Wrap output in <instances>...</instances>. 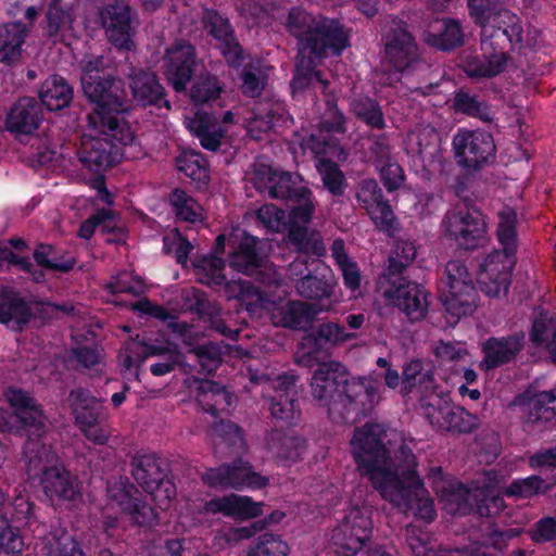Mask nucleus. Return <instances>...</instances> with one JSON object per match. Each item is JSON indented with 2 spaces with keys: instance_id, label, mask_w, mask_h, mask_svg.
Returning <instances> with one entry per match:
<instances>
[{
  "instance_id": "1",
  "label": "nucleus",
  "mask_w": 556,
  "mask_h": 556,
  "mask_svg": "<svg viewBox=\"0 0 556 556\" xmlns=\"http://www.w3.org/2000/svg\"><path fill=\"white\" fill-rule=\"evenodd\" d=\"M102 56L83 61L81 86L85 96L93 104L78 150L80 163L92 172H100L124 155L123 148L130 144L134 134L121 114L127 101L121 83L105 73Z\"/></svg>"
},
{
  "instance_id": "2",
  "label": "nucleus",
  "mask_w": 556,
  "mask_h": 556,
  "mask_svg": "<svg viewBox=\"0 0 556 556\" xmlns=\"http://www.w3.org/2000/svg\"><path fill=\"white\" fill-rule=\"evenodd\" d=\"M387 429L382 424L367 422L354 430L351 452L362 477H366L381 497L395 506L414 509L415 516L430 523L437 517L433 500L422 497V481L417 473L415 456L409 453L407 467L399 473L389 466L390 450L386 445Z\"/></svg>"
},
{
  "instance_id": "3",
  "label": "nucleus",
  "mask_w": 556,
  "mask_h": 556,
  "mask_svg": "<svg viewBox=\"0 0 556 556\" xmlns=\"http://www.w3.org/2000/svg\"><path fill=\"white\" fill-rule=\"evenodd\" d=\"M311 393L326 407L336 424H354L368 416L380 400L377 383L366 377H350L340 362L320 363L311 379Z\"/></svg>"
},
{
  "instance_id": "4",
  "label": "nucleus",
  "mask_w": 556,
  "mask_h": 556,
  "mask_svg": "<svg viewBox=\"0 0 556 556\" xmlns=\"http://www.w3.org/2000/svg\"><path fill=\"white\" fill-rule=\"evenodd\" d=\"M287 27L299 39V58L292 80L293 92L318 84L324 91L327 81L316 72V60L328 51L340 54L349 43V33L336 20L314 17L306 12L293 9L289 13Z\"/></svg>"
},
{
  "instance_id": "5",
  "label": "nucleus",
  "mask_w": 556,
  "mask_h": 556,
  "mask_svg": "<svg viewBox=\"0 0 556 556\" xmlns=\"http://www.w3.org/2000/svg\"><path fill=\"white\" fill-rule=\"evenodd\" d=\"M470 16L481 26L482 46H490L494 52L490 56L468 59L466 73L471 77H491L501 73L506 59L502 42L511 45L522 41V29L516 14L503 10L500 0H469Z\"/></svg>"
},
{
  "instance_id": "6",
  "label": "nucleus",
  "mask_w": 556,
  "mask_h": 556,
  "mask_svg": "<svg viewBox=\"0 0 556 556\" xmlns=\"http://www.w3.org/2000/svg\"><path fill=\"white\" fill-rule=\"evenodd\" d=\"M454 496L457 513L494 518L488 522L483 534L493 548L502 551L513 539L521 534V528L506 527L509 514L505 511L507 507L503 496L497 494L494 488L484 485L470 489L460 483Z\"/></svg>"
},
{
  "instance_id": "7",
  "label": "nucleus",
  "mask_w": 556,
  "mask_h": 556,
  "mask_svg": "<svg viewBox=\"0 0 556 556\" xmlns=\"http://www.w3.org/2000/svg\"><path fill=\"white\" fill-rule=\"evenodd\" d=\"M344 131V118L331 105L328 109V117L318 134H311L308 138L299 141L304 153L309 151L317 159V172L325 188L333 195H342L346 188L345 177L337 165V162L344 160L346 155L330 134Z\"/></svg>"
},
{
  "instance_id": "8",
  "label": "nucleus",
  "mask_w": 556,
  "mask_h": 556,
  "mask_svg": "<svg viewBox=\"0 0 556 556\" xmlns=\"http://www.w3.org/2000/svg\"><path fill=\"white\" fill-rule=\"evenodd\" d=\"M252 181L257 190L267 192L271 198L296 203L291 211L292 224L309 223L315 206L311 201V191L300 175L260 164L253 173Z\"/></svg>"
},
{
  "instance_id": "9",
  "label": "nucleus",
  "mask_w": 556,
  "mask_h": 556,
  "mask_svg": "<svg viewBox=\"0 0 556 556\" xmlns=\"http://www.w3.org/2000/svg\"><path fill=\"white\" fill-rule=\"evenodd\" d=\"M440 299L447 314L457 323L478 307L479 293L473 277L464 262L448 261L439 283Z\"/></svg>"
},
{
  "instance_id": "10",
  "label": "nucleus",
  "mask_w": 556,
  "mask_h": 556,
  "mask_svg": "<svg viewBox=\"0 0 556 556\" xmlns=\"http://www.w3.org/2000/svg\"><path fill=\"white\" fill-rule=\"evenodd\" d=\"M130 473L155 502L166 505L176 497V485L169 477L166 459L156 453L137 452L130 459Z\"/></svg>"
},
{
  "instance_id": "11",
  "label": "nucleus",
  "mask_w": 556,
  "mask_h": 556,
  "mask_svg": "<svg viewBox=\"0 0 556 556\" xmlns=\"http://www.w3.org/2000/svg\"><path fill=\"white\" fill-rule=\"evenodd\" d=\"M516 253L517 245H502V249L486 255L477 278L482 293L495 299L507 296L517 261Z\"/></svg>"
},
{
  "instance_id": "12",
  "label": "nucleus",
  "mask_w": 556,
  "mask_h": 556,
  "mask_svg": "<svg viewBox=\"0 0 556 556\" xmlns=\"http://www.w3.org/2000/svg\"><path fill=\"white\" fill-rule=\"evenodd\" d=\"M371 510L353 506L331 532V543L340 556H355L372 535Z\"/></svg>"
},
{
  "instance_id": "13",
  "label": "nucleus",
  "mask_w": 556,
  "mask_h": 556,
  "mask_svg": "<svg viewBox=\"0 0 556 556\" xmlns=\"http://www.w3.org/2000/svg\"><path fill=\"white\" fill-rule=\"evenodd\" d=\"M33 509L34 504L24 498L11 504L0 489V556H21L24 543L18 528L31 518Z\"/></svg>"
},
{
  "instance_id": "14",
  "label": "nucleus",
  "mask_w": 556,
  "mask_h": 556,
  "mask_svg": "<svg viewBox=\"0 0 556 556\" xmlns=\"http://www.w3.org/2000/svg\"><path fill=\"white\" fill-rule=\"evenodd\" d=\"M202 481L210 488L260 490L265 488L269 480L267 477L255 472L250 462L237 457L230 464L207 468L202 475Z\"/></svg>"
},
{
  "instance_id": "15",
  "label": "nucleus",
  "mask_w": 556,
  "mask_h": 556,
  "mask_svg": "<svg viewBox=\"0 0 556 556\" xmlns=\"http://www.w3.org/2000/svg\"><path fill=\"white\" fill-rule=\"evenodd\" d=\"M390 287L384 290V296L397 307L410 323L419 321L427 316L428 296L426 289L412 280L397 276H382Z\"/></svg>"
},
{
  "instance_id": "16",
  "label": "nucleus",
  "mask_w": 556,
  "mask_h": 556,
  "mask_svg": "<svg viewBox=\"0 0 556 556\" xmlns=\"http://www.w3.org/2000/svg\"><path fill=\"white\" fill-rule=\"evenodd\" d=\"M8 402L14 409L13 415H9L12 425V431L20 435L43 437L47 433V425L40 407L36 404L33 396L27 391L12 388L9 390Z\"/></svg>"
},
{
  "instance_id": "17",
  "label": "nucleus",
  "mask_w": 556,
  "mask_h": 556,
  "mask_svg": "<svg viewBox=\"0 0 556 556\" xmlns=\"http://www.w3.org/2000/svg\"><path fill=\"white\" fill-rule=\"evenodd\" d=\"M442 235L446 240L479 241L486 235V224L481 212L466 205L450 210L442 222Z\"/></svg>"
},
{
  "instance_id": "18",
  "label": "nucleus",
  "mask_w": 556,
  "mask_h": 556,
  "mask_svg": "<svg viewBox=\"0 0 556 556\" xmlns=\"http://www.w3.org/2000/svg\"><path fill=\"white\" fill-rule=\"evenodd\" d=\"M453 147L458 163L468 168L486 163L495 152L492 136L480 130H458L453 138Z\"/></svg>"
},
{
  "instance_id": "19",
  "label": "nucleus",
  "mask_w": 556,
  "mask_h": 556,
  "mask_svg": "<svg viewBox=\"0 0 556 556\" xmlns=\"http://www.w3.org/2000/svg\"><path fill=\"white\" fill-rule=\"evenodd\" d=\"M312 266L313 269L296 282V290L303 298L318 302L315 304L318 312L328 311L333 302L334 276L319 258H313Z\"/></svg>"
},
{
  "instance_id": "20",
  "label": "nucleus",
  "mask_w": 556,
  "mask_h": 556,
  "mask_svg": "<svg viewBox=\"0 0 556 556\" xmlns=\"http://www.w3.org/2000/svg\"><path fill=\"white\" fill-rule=\"evenodd\" d=\"M525 333L517 331L502 337H489L481 344L483 355L479 368L489 372L514 363L525 348Z\"/></svg>"
},
{
  "instance_id": "21",
  "label": "nucleus",
  "mask_w": 556,
  "mask_h": 556,
  "mask_svg": "<svg viewBox=\"0 0 556 556\" xmlns=\"http://www.w3.org/2000/svg\"><path fill=\"white\" fill-rule=\"evenodd\" d=\"M296 381L298 377L295 375H279L274 382L275 394L269 401L271 417L287 426L295 425L301 416V409L298 403Z\"/></svg>"
},
{
  "instance_id": "22",
  "label": "nucleus",
  "mask_w": 556,
  "mask_h": 556,
  "mask_svg": "<svg viewBox=\"0 0 556 556\" xmlns=\"http://www.w3.org/2000/svg\"><path fill=\"white\" fill-rule=\"evenodd\" d=\"M181 304L185 311L197 314L210 329L225 338L237 339L239 331L227 326L222 317L220 307L210 302L204 291L194 287L184 289Z\"/></svg>"
},
{
  "instance_id": "23",
  "label": "nucleus",
  "mask_w": 556,
  "mask_h": 556,
  "mask_svg": "<svg viewBox=\"0 0 556 556\" xmlns=\"http://www.w3.org/2000/svg\"><path fill=\"white\" fill-rule=\"evenodd\" d=\"M193 47L178 41L166 49L161 68L173 88L176 91H182L193 74Z\"/></svg>"
},
{
  "instance_id": "24",
  "label": "nucleus",
  "mask_w": 556,
  "mask_h": 556,
  "mask_svg": "<svg viewBox=\"0 0 556 556\" xmlns=\"http://www.w3.org/2000/svg\"><path fill=\"white\" fill-rule=\"evenodd\" d=\"M109 493L121 509L130 516L134 523L139 527L152 528L157 522V515L154 508L142 500L141 493L131 484L121 483L117 486L110 488Z\"/></svg>"
},
{
  "instance_id": "25",
  "label": "nucleus",
  "mask_w": 556,
  "mask_h": 556,
  "mask_svg": "<svg viewBox=\"0 0 556 556\" xmlns=\"http://www.w3.org/2000/svg\"><path fill=\"white\" fill-rule=\"evenodd\" d=\"M100 17L110 41L118 49L129 50L132 47V28L128 4L114 0L101 11Z\"/></svg>"
},
{
  "instance_id": "26",
  "label": "nucleus",
  "mask_w": 556,
  "mask_h": 556,
  "mask_svg": "<svg viewBox=\"0 0 556 556\" xmlns=\"http://www.w3.org/2000/svg\"><path fill=\"white\" fill-rule=\"evenodd\" d=\"M356 200L378 228L387 231L392 228L393 211L388 201L383 200L382 191L375 179H364L358 184Z\"/></svg>"
},
{
  "instance_id": "27",
  "label": "nucleus",
  "mask_w": 556,
  "mask_h": 556,
  "mask_svg": "<svg viewBox=\"0 0 556 556\" xmlns=\"http://www.w3.org/2000/svg\"><path fill=\"white\" fill-rule=\"evenodd\" d=\"M42 122L41 109L35 99H18L7 114L5 128L18 140L33 136Z\"/></svg>"
},
{
  "instance_id": "28",
  "label": "nucleus",
  "mask_w": 556,
  "mask_h": 556,
  "mask_svg": "<svg viewBox=\"0 0 556 556\" xmlns=\"http://www.w3.org/2000/svg\"><path fill=\"white\" fill-rule=\"evenodd\" d=\"M244 127L249 136L253 139H262L269 131L288 123L285 108L279 102H261L249 113V116L242 117Z\"/></svg>"
},
{
  "instance_id": "29",
  "label": "nucleus",
  "mask_w": 556,
  "mask_h": 556,
  "mask_svg": "<svg viewBox=\"0 0 556 556\" xmlns=\"http://www.w3.org/2000/svg\"><path fill=\"white\" fill-rule=\"evenodd\" d=\"M263 506V503L254 502L249 496L230 494L211 498L204 509L208 514H223L236 520H245L262 516Z\"/></svg>"
},
{
  "instance_id": "30",
  "label": "nucleus",
  "mask_w": 556,
  "mask_h": 556,
  "mask_svg": "<svg viewBox=\"0 0 556 556\" xmlns=\"http://www.w3.org/2000/svg\"><path fill=\"white\" fill-rule=\"evenodd\" d=\"M355 338L343 325L326 321L308 329L303 338V346L308 353H327L330 349Z\"/></svg>"
},
{
  "instance_id": "31",
  "label": "nucleus",
  "mask_w": 556,
  "mask_h": 556,
  "mask_svg": "<svg viewBox=\"0 0 556 556\" xmlns=\"http://www.w3.org/2000/svg\"><path fill=\"white\" fill-rule=\"evenodd\" d=\"M386 59L397 71L407 67L415 58L416 46L402 22H396L386 35Z\"/></svg>"
},
{
  "instance_id": "32",
  "label": "nucleus",
  "mask_w": 556,
  "mask_h": 556,
  "mask_svg": "<svg viewBox=\"0 0 556 556\" xmlns=\"http://www.w3.org/2000/svg\"><path fill=\"white\" fill-rule=\"evenodd\" d=\"M31 318V308L18 291L10 287L0 289V324L22 330Z\"/></svg>"
},
{
  "instance_id": "33",
  "label": "nucleus",
  "mask_w": 556,
  "mask_h": 556,
  "mask_svg": "<svg viewBox=\"0 0 556 556\" xmlns=\"http://www.w3.org/2000/svg\"><path fill=\"white\" fill-rule=\"evenodd\" d=\"M203 22L207 31L218 41L219 49L227 62L232 66H239L241 50L233 38L228 21L214 11H206Z\"/></svg>"
},
{
  "instance_id": "34",
  "label": "nucleus",
  "mask_w": 556,
  "mask_h": 556,
  "mask_svg": "<svg viewBox=\"0 0 556 556\" xmlns=\"http://www.w3.org/2000/svg\"><path fill=\"white\" fill-rule=\"evenodd\" d=\"M195 401L203 412L217 416L232 405L233 399L225 386L213 380H197Z\"/></svg>"
},
{
  "instance_id": "35",
  "label": "nucleus",
  "mask_w": 556,
  "mask_h": 556,
  "mask_svg": "<svg viewBox=\"0 0 556 556\" xmlns=\"http://www.w3.org/2000/svg\"><path fill=\"white\" fill-rule=\"evenodd\" d=\"M190 113L192 115L187 114L185 116L186 127L200 140L204 149L217 150L222 143L224 130L216 119L205 112L190 111Z\"/></svg>"
},
{
  "instance_id": "36",
  "label": "nucleus",
  "mask_w": 556,
  "mask_h": 556,
  "mask_svg": "<svg viewBox=\"0 0 556 556\" xmlns=\"http://www.w3.org/2000/svg\"><path fill=\"white\" fill-rule=\"evenodd\" d=\"M67 400L78 427L99 425L103 406L89 389L75 388L71 390Z\"/></svg>"
},
{
  "instance_id": "37",
  "label": "nucleus",
  "mask_w": 556,
  "mask_h": 556,
  "mask_svg": "<svg viewBox=\"0 0 556 556\" xmlns=\"http://www.w3.org/2000/svg\"><path fill=\"white\" fill-rule=\"evenodd\" d=\"M265 446L273 457L279 460H299L306 450V441L299 435H290L282 430L271 429L265 434Z\"/></svg>"
},
{
  "instance_id": "38",
  "label": "nucleus",
  "mask_w": 556,
  "mask_h": 556,
  "mask_svg": "<svg viewBox=\"0 0 556 556\" xmlns=\"http://www.w3.org/2000/svg\"><path fill=\"white\" fill-rule=\"evenodd\" d=\"M26 441L23 446V459L26 467V473L29 479H35L43 475L48 465L55 460V453L51 446L41 442L42 437L25 435Z\"/></svg>"
},
{
  "instance_id": "39",
  "label": "nucleus",
  "mask_w": 556,
  "mask_h": 556,
  "mask_svg": "<svg viewBox=\"0 0 556 556\" xmlns=\"http://www.w3.org/2000/svg\"><path fill=\"white\" fill-rule=\"evenodd\" d=\"M318 313L317 305L302 301H289L273 313L271 319L276 326L300 330L309 325Z\"/></svg>"
},
{
  "instance_id": "40",
  "label": "nucleus",
  "mask_w": 556,
  "mask_h": 556,
  "mask_svg": "<svg viewBox=\"0 0 556 556\" xmlns=\"http://www.w3.org/2000/svg\"><path fill=\"white\" fill-rule=\"evenodd\" d=\"M216 450L227 454H241L247 450L243 429L231 420L220 419L210 430Z\"/></svg>"
},
{
  "instance_id": "41",
  "label": "nucleus",
  "mask_w": 556,
  "mask_h": 556,
  "mask_svg": "<svg viewBox=\"0 0 556 556\" xmlns=\"http://www.w3.org/2000/svg\"><path fill=\"white\" fill-rule=\"evenodd\" d=\"M134 101L142 105H159L167 101L163 99V87L153 73L136 71L130 75L129 84Z\"/></svg>"
},
{
  "instance_id": "42",
  "label": "nucleus",
  "mask_w": 556,
  "mask_h": 556,
  "mask_svg": "<svg viewBox=\"0 0 556 556\" xmlns=\"http://www.w3.org/2000/svg\"><path fill=\"white\" fill-rule=\"evenodd\" d=\"M424 39L429 46L441 50H451L463 42V31L455 21L437 20L429 24Z\"/></svg>"
},
{
  "instance_id": "43",
  "label": "nucleus",
  "mask_w": 556,
  "mask_h": 556,
  "mask_svg": "<svg viewBox=\"0 0 556 556\" xmlns=\"http://www.w3.org/2000/svg\"><path fill=\"white\" fill-rule=\"evenodd\" d=\"M73 8L62 0H51L47 11L48 35L58 40H66L73 34Z\"/></svg>"
},
{
  "instance_id": "44",
  "label": "nucleus",
  "mask_w": 556,
  "mask_h": 556,
  "mask_svg": "<svg viewBox=\"0 0 556 556\" xmlns=\"http://www.w3.org/2000/svg\"><path fill=\"white\" fill-rule=\"evenodd\" d=\"M214 247L215 251L213 254L197 258L193 266L198 275H203L200 278L201 282L207 283L211 287H223L227 283V277L224 274L226 261L222 257L226 245Z\"/></svg>"
},
{
  "instance_id": "45",
  "label": "nucleus",
  "mask_w": 556,
  "mask_h": 556,
  "mask_svg": "<svg viewBox=\"0 0 556 556\" xmlns=\"http://www.w3.org/2000/svg\"><path fill=\"white\" fill-rule=\"evenodd\" d=\"M40 483L45 494L59 500H73L75 495L74 485L70 472L64 467L51 466L43 470Z\"/></svg>"
},
{
  "instance_id": "46",
  "label": "nucleus",
  "mask_w": 556,
  "mask_h": 556,
  "mask_svg": "<svg viewBox=\"0 0 556 556\" xmlns=\"http://www.w3.org/2000/svg\"><path fill=\"white\" fill-rule=\"evenodd\" d=\"M479 425L480 419L476 414L453 404L434 426L453 434H470L478 429Z\"/></svg>"
},
{
  "instance_id": "47",
  "label": "nucleus",
  "mask_w": 556,
  "mask_h": 556,
  "mask_svg": "<svg viewBox=\"0 0 556 556\" xmlns=\"http://www.w3.org/2000/svg\"><path fill=\"white\" fill-rule=\"evenodd\" d=\"M434 381V374L428 364L418 358L412 359L403 367L401 392L403 395H408L414 389L420 392L432 388Z\"/></svg>"
},
{
  "instance_id": "48",
  "label": "nucleus",
  "mask_w": 556,
  "mask_h": 556,
  "mask_svg": "<svg viewBox=\"0 0 556 556\" xmlns=\"http://www.w3.org/2000/svg\"><path fill=\"white\" fill-rule=\"evenodd\" d=\"M257 219L263 226L271 231L278 232L289 229L294 240H301L302 232L306 231L308 223L292 224L291 213L287 218L286 213L274 204H265L257 211Z\"/></svg>"
},
{
  "instance_id": "49",
  "label": "nucleus",
  "mask_w": 556,
  "mask_h": 556,
  "mask_svg": "<svg viewBox=\"0 0 556 556\" xmlns=\"http://www.w3.org/2000/svg\"><path fill=\"white\" fill-rule=\"evenodd\" d=\"M556 416V390L542 391L531 396L525 405L522 419L527 424L549 421Z\"/></svg>"
},
{
  "instance_id": "50",
  "label": "nucleus",
  "mask_w": 556,
  "mask_h": 556,
  "mask_svg": "<svg viewBox=\"0 0 556 556\" xmlns=\"http://www.w3.org/2000/svg\"><path fill=\"white\" fill-rule=\"evenodd\" d=\"M419 393L420 407L432 426L453 406L450 393L440 389L435 381L432 388L424 389Z\"/></svg>"
},
{
  "instance_id": "51",
  "label": "nucleus",
  "mask_w": 556,
  "mask_h": 556,
  "mask_svg": "<svg viewBox=\"0 0 556 556\" xmlns=\"http://www.w3.org/2000/svg\"><path fill=\"white\" fill-rule=\"evenodd\" d=\"M27 36L26 27L21 23L0 26V61L11 63L22 53V46Z\"/></svg>"
},
{
  "instance_id": "52",
  "label": "nucleus",
  "mask_w": 556,
  "mask_h": 556,
  "mask_svg": "<svg viewBox=\"0 0 556 556\" xmlns=\"http://www.w3.org/2000/svg\"><path fill=\"white\" fill-rule=\"evenodd\" d=\"M72 97V89L61 76H50L41 86V102L50 111L65 108L71 102Z\"/></svg>"
},
{
  "instance_id": "53",
  "label": "nucleus",
  "mask_w": 556,
  "mask_h": 556,
  "mask_svg": "<svg viewBox=\"0 0 556 556\" xmlns=\"http://www.w3.org/2000/svg\"><path fill=\"white\" fill-rule=\"evenodd\" d=\"M179 172L192 179L199 187H204L210 180L206 161L195 151L184 152L176 160Z\"/></svg>"
},
{
  "instance_id": "54",
  "label": "nucleus",
  "mask_w": 556,
  "mask_h": 556,
  "mask_svg": "<svg viewBox=\"0 0 556 556\" xmlns=\"http://www.w3.org/2000/svg\"><path fill=\"white\" fill-rule=\"evenodd\" d=\"M407 546L415 556H441L432 534L425 527L410 523L405 528Z\"/></svg>"
},
{
  "instance_id": "55",
  "label": "nucleus",
  "mask_w": 556,
  "mask_h": 556,
  "mask_svg": "<svg viewBox=\"0 0 556 556\" xmlns=\"http://www.w3.org/2000/svg\"><path fill=\"white\" fill-rule=\"evenodd\" d=\"M170 203L177 217L182 220L197 224L205 219V211L202 205L182 190L173 191Z\"/></svg>"
},
{
  "instance_id": "56",
  "label": "nucleus",
  "mask_w": 556,
  "mask_h": 556,
  "mask_svg": "<svg viewBox=\"0 0 556 556\" xmlns=\"http://www.w3.org/2000/svg\"><path fill=\"white\" fill-rule=\"evenodd\" d=\"M237 250L229 253V266L244 275H252L263 263L257 245H237Z\"/></svg>"
},
{
  "instance_id": "57",
  "label": "nucleus",
  "mask_w": 556,
  "mask_h": 556,
  "mask_svg": "<svg viewBox=\"0 0 556 556\" xmlns=\"http://www.w3.org/2000/svg\"><path fill=\"white\" fill-rule=\"evenodd\" d=\"M288 543L281 535L269 532L258 535L247 551V556H288Z\"/></svg>"
},
{
  "instance_id": "58",
  "label": "nucleus",
  "mask_w": 556,
  "mask_h": 556,
  "mask_svg": "<svg viewBox=\"0 0 556 556\" xmlns=\"http://www.w3.org/2000/svg\"><path fill=\"white\" fill-rule=\"evenodd\" d=\"M238 301L251 316L261 315L262 311L269 309L273 303L266 292L250 282L240 285Z\"/></svg>"
},
{
  "instance_id": "59",
  "label": "nucleus",
  "mask_w": 556,
  "mask_h": 556,
  "mask_svg": "<svg viewBox=\"0 0 556 556\" xmlns=\"http://www.w3.org/2000/svg\"><path fill=\"white\" fill-rule=\"evenodd\" d=\"M549 485L540 476H530L522 479H515L506 488L505 494L516 498H532L539 494H544Z\"/></svg>"
},
{
  "instance_id": "60",
  "label": "nucleus",
  "mask_w": 556,
  "mask_h": 556,
  "mask_svg": "<svg viewBox=\"0 0 556 556\" xmlns=\"http://www.w3.org/2000/svg\"><path fill=\"white\" fill-rule=\"evenodd\" d=\"M194 354L200 371L203 374H213L222 363V348L214 342L195 345L190 350Z\"/></svg>"
},
{
  "instance_id": "61",
  "label": "nucleus",
  "mask_w": 556,
  "mask_h": 556,
  "mask_svg": "<svg viewBox=\"0 0 556 556\" xmlns=\"http://www.w3.org/2000/svg\"><path fill=\"white\" fill-rule=\"evenodd\" d=\"M342 269L343 285L352 293L361 288V273L356 263L351 262L344 252L345 245H330Z\"/></svg>"
},
{
  "instance_id": "62",
  "label": "nucleus",
  "mask_w": 556,
  "mask_h": 556,
  "mask_svg": "<svg viewBox=\"0 0 556 556\" xmlns=\"http://www.w3.org/2000/svg\"><path fill=\"white\" fill-rule=\"evenodd\" d=\"M222 87L218 80L212 76H201L197 78L190 90V98L198 103H207L219 97Z\"/></svg>"
},
{
  "instance_id": "63",
  "label": "nucleus",
  "mask_w": 556,
  "mask_h": 556,
  "mask_svg": "<svg viewBox=\"0 0 556 556\" xmlns=\"http://www.w3.org/2000/svg\"><path fill=\"white\" fill-rule=\"evenodd\" d=\"M354 114L362 118L367 125L375 128H383L384 119L378 104L369 98L354 99L352 104Z\"/></svg>"
},
{
  "instance_id": "64",
  "label": "nucleus",
  "mask_w": 556,
  "mask_h": 556,
  "mask_svg": "<svg viewBox=\"0 0 556 556\" xmlns=\"http://www.w3.org/2000/svg\"><path fill=\"white\" fill-rule=\"evenodd\" d=\"M406 142L410 153L422 154L438 142V134L431 126H420L407 134Z\"/></svg>"
}]
</instances>
